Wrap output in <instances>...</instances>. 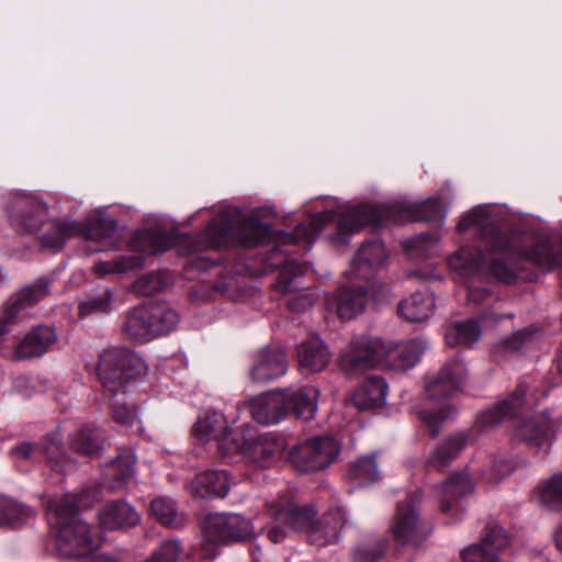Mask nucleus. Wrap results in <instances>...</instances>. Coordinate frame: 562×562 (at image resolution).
I'll list each match as a JSON object with an SVG mask.
<instances>
[{"instance_id": "1", "label": "nucleus", "mask_w": 562, "mask_h": 562, "mask_svg": "<svg viewBox=\"0 0 562 562\" xmlns=\"http://www.w3.org/2000/svg\"><path fill=\"white\" fill-rule=\"evenodd\" d=\"M457 228L463 233L475 228L482 236V248L461 247L448 257L449 268L461 277L488 271L498 280L510 283L516 269L505 259L525 260L544 271L562 265V243L549 235H532L508 231L501 220L497 205L480 204L465 213Z\"/></svg>"}, {"instance_id": "2", "label": "nucleus", "mask_w": 562, "mask_h": 562, "mask_svg": "<svg viewBox=\"0 0 562 562\" xmlns=\"http://www.w3.org/2000/svg\"><path fill=\"white\" fill-rule=\"evenodd\" d=\"M269 234V226L259 221L257 214L246 216L238 209L227 206L214 214L213 221L196 237L179 235L177 231L161 228L144 229L136 234L134 247L142 252L154 255L177 247L183 256L199 255L217 249L229 240H238L246 247L262 243Z\"/></svg>"}, {"instance_id": "3", "label": "nucleus", "mask_w": 562, "mask_h": 562, "mask_svg": "<svg viewBox=\"0 0 562 562\" xmlns=\"http://www.w3.org/2000/svg\"><path fill=\"white\" fill-rule=\"evenodd\" d=\"M426 348V341L419 338L393 342L379 337L357 336L341 351L339 366L348 375L359 374L380 362L396 370H408L420 360Z\"/></svg>"}, {"instance_id": "4", "label": "nucleus", "mask_w": 562, "mask_h": 562, "mask_svg": "<svg viewBox=\"0 0 562 562\" xmlns=\"http://www.w3.org/2000/svg\"><path fill=\"white\" fill-rule=\"evenodd\" d=\"M271 516L273 520L266 526L267 536L273 543H280L290 535L306 531L312 544L325 547L334 543L344 525L340 510L330 512L318 520H314L313 508L301 507L293 502L278 504Z\"/></svg>"}, {"instance_id": "5", "label": "nucleus", "mask_w": 562, "mask_h": 562, "mask_svg": "<svg viewBox=\"0 0 562 562\" xmlns=\"http://www.w3.org/2000/svg\"><path fill=\"white\" fill-rule=\"evenodd\" d=\"M92 505L88 491L79 495L67 494L50 499L47 506V520L56 530V550L64 558H79L89 554L98 542L91 537L89 526L77 515V509Z\"/></svg>"}, {"instance_id": "6", "label": "nucleus", "mask_w": 562, "mask_h": 562, "mask_svg": "<svg viewBox=\"0 0 562 562\" xmlns=\"http://www.w3.org/2000/svg\"><path fill=\"white\" fill-rule=\"evenodd\" d=\"M254 535L251 521L239 514H210L203 526L201 558L212 561L217 555L216 546L247 540Z\"/></svg>"}, {"instance_id": "7", "label": "nucleus", "mask_w": 562, "mask_h": 562, "mask_svg": "<svg viewBox=\"0 0 562 562\" xmlns=\"http://www.w3.org/2000/svg\"><path fill=\"white\" fill-rule=\"evenodd\" d=\"M547 395L544 390L539 391L535 386L520 384L508 398L482 412L476 419V426L482 431L490 430L506 418L533 409Z\"/></svg>"}, {"instance_id": "8", "label": "nucleus", "mask_w": 562, "mask_h": 562, "mask_svg": "<svg viewBox=\"0 0 562 562\" xmlns=\"http://www.w3.org/2000/svg\"><path fill=\"white\" fill-rule=\"evenodd\" d=\"M143 359L131 350L110 348L100 355L98 378L110 391H117L144 369Z\"/></svg>"}, {"instance_id": "9", "label": "nucleus", "mask_w": 562, "mask_h": 562, "mask_svg": "<svg viewBox=\"0 0 562 562\" xmlns=\"http://www.w3.org/2000/svg\"><path fill=\"white\" fill-rule=\"evenodd\" d=\"M528 411H526L527 413ZM516 422L513 440L526 445L537 454H546L552 447L561 425V418H553L548 412L522 416Z\"/></svg>"}, {"instance_id": "10", "label": "nucleus", "mask_w": 562, "mask_h": 562, "mask_svg": "<svg viewBox=\"0 0 562 562\" xmlns=\"http://www.w3.org/2000/svg\"><path fill=\"white\" fill-rule=\"evenodd\" d=\"M339 452L340 445L335 438L313 437L294 446L288 460L299 472L308 473L327 468Z\"/></svg>"}, {"instance_id": "11", "label": "nucleus", "mask_w": 562, "mask_h": 562, "mask_svg": "<svg viewBox=\"0 0 562 562\" xmlns=\"http://www.w3.org/2000/svg\"><path fill=\"white\" fill-rule=\"evenodd\" d=\"M422 494L415 491L406 495L396 505L390 529L396 542L401 544H417L429 533L419 514Z\"/></svg>"}, {"instance_id": "12", "label": "nucleus", "mask_w": 562, "mask_h": 562, "mask_svg": "<svg viewBox=\"0 0 562 562\" xmlns=\"http://www.w3.org/2000/svg\"><path fill=\"white\" fill-rule=\"evenodd\" d=\"M12 226L21 233H37L52 218L47 203L40 195L16 193L7 205Z\"/></svg>"}, {"instance_id": "13", "label": "nucleus", "mask_w": 562, "mask_h": 562, "mask_svg": "<svg viewBox=\"0 0 562 562\" xmlns=\"http://www.w3.org/2000/svg\"><path fill=\"white\" fill-rule=\"evenodd\" d=\"M307 270L308 266L306 263H300L295 259L286 257L274 284L276 290L284 294H291L286 305L294 313L308 312L319 297L316 289L307 288L301 290L300 278Z\"/></svg>"}, {"instance_id": "14", "label": "nucleus", "mask_w": 562, "mask_h": 562, "mask_svg": "<svg viewBox=\"0 0 562 562\" xmlns=\"http://www.w3.org/2000/svg\"><path fill=\"white\" fill-rule=\"evenodd\" d=\"M237 440L240 447L233 449L248 458L258 467L266 468L272 464L283 450V440L273 434H257L254 427L244 428Z\"/></svg>"}, {"instance_id": "15", "label": "nucleus", "mask_w": 562, "mask_h": 562, "mask_svg": "<svg viewBox=\"0 0 562 562\" xmlns=\"http://www.w3.org/2000/svg\"><path fill=\"white\" fill-rule=\"evenodd\" d=\"M47 293L48 282L41 279L14 295L0 314V338L11 330L12 325L22 322L29 315L27 308L43 300Z\"/></svg>"}, {"instance_id": "16", "label": "nucleus", "mask_w": 562, "mask_h": 562, "mask_svg": "<svg viewBox=\"0 0 562 562\" xmlns=\"http://www.w3.org/2000/svg\"><path fill=\"white\" fill-rule=\"evenodd\" d=\"M387 210L372 205L361 204L348 206L339 214L338 233L331 238L336 243L348 244L346 234L357 233L367 225H383L387 222L385 213Z\"/></svg>"}, {"instance_id": "17", "label": "nucleus", "mask_w": 562, "mask_h": 562, "mask_svg": "<svg viewBox=\"0 0 562 562\" xmlns=\"http://www.w3.org/2000/svg\"><path fill=\"white\" fill-rule=\"evenodd\" d=\"M194 434L201 441L215 440L223 454L233 453L240 447L238 437H232L225 416L218 411H209L194 425Z\"/></svg>"}, {"instance_id": "18", "label": "nucleus", "mask_w": 562, "mask_h": 562, "mask_svg": "<svg viewBox=\"0 0 562 562\" xmlns=\"http://www.w3.org/2000/svg\"><path fill=\"white\" fill-rule=\"evenodd\" d=\"M467 373L460 359L449 360L426 384L427 396L434 401L452 396L464 385Z\"/></svg>"}, {"instance_id": "19", "label": "nucleus", "mask_w": 562, "mask_h": 562, "mask_svg": "<svg viewBox=\"0 0 562 562\" xmlns=\"http://www.w3.org/2000/svg\"><path fill=\"white\" fill-rule=\"evenodd\" d=\"M389 252L379 239L364 241L357 250L349 268V273L358 279L374 277L384 266Z\"/></svg>"}, {"instance_id": "20", "label": "nucleus", "mask_w": 562, "mask_h": 562, "mask_svg": "<svg viewBox=\"0 0 562 562\" xmlns=\"http://www.w3.org/2000/svg\"><path fill=\"white\" fill-rule=\"evenodd\" d=\"M79 235L86 240L97 244L92 251H108L121 243L117 222L102 214L87 218L79 229Z\"/></svg>"}, {"instance_id": "21", "label": "nucleus", "mask_w": 562, "mask_h": 562, "mask_svg": "<svg viewBox=\"0 0 562 562\" xmlns=\"http://www.w3.org/2000/svg\"><path fill=\"white\" fill-rule=\"evenodd\" d=\"M288 370V358L279 348L259 350L249 369V379L255 383H266L279 379Z\"/></svg>"}, {"instance_id": "22", "label": "nucleus", "mask_w": 562, "mask_h": 562, "mask_svg": "<svg viewBox=\"0 0 562 562\" xmlns=\"http://www.w3.org/2000/svg\"><path fill=\"white\" fill-rule=\"evenodd\" d=\"M249 408L255 420L265 425L277 424L288 414L285 391H273L249 400Z\"/></svg>"}, {"instance_id": "23", "label": "nucleus", "mask_w": 562, "mask_h": 562, "mask_svg": "<svg viewBox=\"0 0 562 562\" xmlns=\"http://www.w3.org/2000/svg\"><path fill=\"white\" fill-rule=\"evenodd\" d=\"M136 456L132 450H125L105 464L102 483L109 491L123 490L135 474Z\"/></svg>"}, {"instance_id": "24", "label": "nucleus", "mask_w": 562, "mask_h": 562, "mask_svg": "<svg viewBox=\"0 0 562 562\" xmlns=\"http://www.w3.org/2000/svg\"><path fill=\"white\" fill-rule=\"evenodd\" d=\"M387 391L383 378L370 376L353 392L351 401L360 411L379 408L385 405Z\"/></svg>"}, {"instance_id": "25", "label": "nucleus", "mask_w": 562, "mask_h": 562, "mask_svg": "<svg viewBox=\"0 0 562 562\" xmlns=\"http://www.w3.org/2000/svg\"><path fill=\"white\" fill-rule=\"evenodd\" d=\"M330 351L322 338L313 336L297 346V359L302 369L310 372L324 370L330 361Z\"/></svg>"}, {"instance_id": "26", "label": "nucleus", "mask_w": 562, "mask_h": 562, "mask_svg": "<svg viewBox=\"0 0 562 562\" xmlns=\"http://www.w3.org/2000/svg\"><path fill=\"white\" fill-rule=\"evenodd\" d=\"M57 335L48 326H38L31 330L15 347L18 359L40 357L56 341Z\"/></svg>"}, {"instance_id": "27", "label": "nucleus", "mask_w": 562, "mask_h": 562, "mask_svg": "<svg viewBox=\"0 0 562 562\" xmlns=\"http://www.w3.org/2000/svg\"><path fill=\"white\" fill-rule=\"evenodd\" d=\"M285 394L288 412L291 409L297 418L304 420L315 417L321 395L317 387L308 385L297 390H286Z\"/></svg>"}, {"instance_id": "28", "label": "nucleus", "mask_w": 562, "mask_h": 562, "mask_svg": "<svg viewBox=\"0 0 562 562\" xmlns=\"http://www.w3.org/2000/svg\"><path fill=\"white\" fill-rule=\"evenodd\" d=\"M122 329L133 340L149 341L154 339L155 333L148 305L130 310L124 317Z\"/></svg>"}, {"instance_id": "29", "label": "nucleus", "mask_w": 562, "mask_h": 562, "mask_svg": "<svg viewBox=\"0 0 562 562\" xmlns=\"http://www.w3.org/2000/svg\"><path fill=\"white\" fill-rule=\"evenodd\" d=\"M229 480L225 471H205L190 483V491L196 497H225L228 493Z\"/></svg>"}, {"instance_id": "30", "label": "nucleus", "mask_w": 562, "mask_h": 562, "mask_svg": "<svg viewBox=\"0 0 562 562\" xmlns=\"http://www.w3.org/2000/svg\"><path fill=\"white\" fill-rule=\"evenodd\" d=\"M333 220L334 212L331 210H325L313 216L308 227L304 224H300L295 227L292 234H284L283 243L297 245L308 250L323 231L324 226Z\"/></svg>"}, {"instance_id": "31", "label": "nucleus", "mask_w": 562, "mask_h": 562, "mask_svg": "<svg viewBox=\"0 0 562 562\" xmlns=\"http://www.w3.org/2000/svg\"><path fill=\"white\" fill-rule=\"evenodd\" d=\"M47 227L42 231L40 240L43 247L59 250L68 239L79 235L80 227L68 220L52 218L45 224Z\"/></svg>"}, {"instance_id": "32", "label": "nucleus", "mask_w": 562, "mask_h": 562, "mask_svg": "<svg viewBox=\"0 0 562 562\" xmlns=\"http://www.w3.org/2000/svg\"><path fill=\"white\" fill-rule=\"evenodd\" d=\"M435 310V296L431 292H416L402 301L398 313L408 322L419 323L427 321Z\"/></svg>"}, {"instance_id": "33", "label": "nucleus", "mask_w": 562, "mask_h": 562, "mask_svg": "<svg viewBox=\"0 0 562 562\" xmlns=\"http://www.w3.org/2000/svg\"><path fill=\"white\" fill-rule=\"evenodd\" d=\"M469 442V435L465 431H459L449 436L443 442L438 445L427 457V464L440 469L456 459Z\"/></svg>"}, {"instance_id": "34", "label": "nucleus", "mask_w": 562, "mask_h": 562, "mask_svg": "<svg viewBox=\"0 0 562 562\" xmlns=\"http://www.w3.org/2000/svg\"><path fill=\"white\" fill-rule=\"evenodd\" d=\"M100 524L106 529L135 526L139 516L127 503L119 501L104 506L99 514Z\"/></svg>"}, {"instance_id": "35", "label": "nucleus", "mask_w": 562, "mask_h": 562, "mask_svg": "<svg viewBox=\"0 0 562 562\" xmlns=\"http://www.w3.org/2000/svg\"><path fill=\"white\" fill-rule=\"evenodd\" d=\"M473 490V483L469 474L465 472L451 475L440 486V507L441 512L448 513L458 503V499L467 495Z\"/></svg>"}, {"instance_id": "36", "label": "nucleus", "mask_w": 562, "mask_h": 562, "mask_svg": "<svg viewBox=\"0 0 562 562\" xmlns=\"http://www.w3.org/2000/svg\"><path fill=\"white\" fill-rule=\"evenodd\" d=\"M368 293L362 286L346 288L340 291L336 312L341 318L350 319L363 312Z\"/></svg>"}, {"instance_id": "37", "label": "nucleus", "mask_w": 562, "mask_h": 562, "mask_svg": "<svg viewBox=\"0 0 562 562\" xmlns=\"http://www.w3.org/2000/svg\"><path fill=\"white\" fill-rule=\"evenodd\" d=\"M481 337V328L475 319L450 323L445 333V339L450 347L471 346Z\"/></svg>"}, {"instance_id": "38", "label": "nucleus", "mask_w": 562, "mask_h": 562, "mask_svg": "<svg viewBox=\"0 0 562 562\" xmlns=\"http://www.w3.org/2000/svg\"><path fill=\"white\" fill-rule=\"evenodd\" d=\"M102 431L93 426H86L78 430L70 439L74 451L83 456H94L102 447Z\"/></svg>"}, {"instance_id": "39", "label": "nucleus", "mask_w": 562, "mask_h": 562, "mask_svg": "<svg viewBox=\"0 0 562 562\" xmlns=\"http://www.w3.org/2000/svg\"><path fill=\"white\" fill-rule=\"evenodd\" d=\"M33 509L12 498L0 496V526L18 527L25 524Z\"/></svg>"}, {"instance_id": "40", "label": "nucleus", "mask_w": 562, "mask_h": 562, "mask_svg": "<svg viewBox=\"0 0 562 562\" xmlns=\"http://www.w3.org/2000/svg\"><path fill=\"white\" fill-rule=\"evenodd\" d=\"M172 283V277L167 271L148 272L136 279L132 285L138 295H154Z\"/></svg>"}, {"instance_id": "41", "label": "nucleus", "mask_w": 562, "mask_h": 562, "mask_svg": "<svg viewBox=\"0 0 562 562\" xmlns=\"http://www.w3.org/2000/svg\"><path fill=\"white\" fill-rule=\"evenodd\" d=\"M349 476L359 486H364L379 480L380 473L375 454L362 457L351 464Z\"/></svg>"}, {"instance_id": "42", "label": "nucleus", "mask_w": 562, "mask_h": 562, "mask_svg": "<svg viewBox=\"0 0 562 562\" xmlns=\"http://www.w3.org/2000/svg\"><path fill=\"white\" fill-rule=\"evenodd\" d=\"M155 338L170 333L178 324L177 312L164 304H149Z\"/></svg>"}, {"instance_id": "43", "label": "nucleus", "mask_w": 562, "mask_h": 562, "mask_svg": "<svg viewBox=\"0 0 562 562\" xmlns=\"http://www.w3.org/2000/svg\"><path fill=\"white\" fill-rule=\"evenodd\" d=\"M456 415L457 408L450 403L439 408H426L420 412V418L432 437H437L441 425L453 419Z\"/></svg>"}, {"instance_id": "44", "label": "nucleus", "mask_w": 562, "mask_h": 562, "mask_svg": "<svg viewBox=\"0 0 562 562\" xmlns=\"http://www.w3.org/2000/svg\"><path fill=\"white\" fill-rule=\"evenodd\" d=\"M537 493L543 506L552 510L562 508V473L541 484Z\"/></svg>"}, {"instance_id": "45", "label": "nucleus", "mask_w": 562, "mask_h": 562, "mask_svg": "<svg viewBox=\"0 0 562 562\" xmlns=\"http://www.w3.org/2000/svg\"><path fill=\"white\" fill-rule=\"evenodd\" d=\"M446 209L439 194L418 204L417 213L409 217L417 221H441L446 215Z\"/></svg>"}, {"instance_id": "46", "label": "nucleus", "mask_w": 562, "mask_h": 562, "mask_svg": "<svg viewBox=\"0 0 562 562\" xmlns=\"http://www.w3.org/2000/svg\"><path fill=\"white\" fill-rule=\"evenodd\" d=\"M142 265L138 256H123L110 261H101L94 265V270L101 276L109 273H124Z\"/></svg>"}, {"instance_id": "47", "label": "nucleus", "mask_w": 562, "mask_h": 562, "mask_svg": "<svg viewBox=\"0 0 562 562\" xmlns=\"http://www.w3.org/2000/svg\"><path fill=\"white\" fill-rule=\"evenodd\" d=\"M113 418L126 430L131 429L136 434L142 431V425L136 406L117 404L113 409Z\"/></svg>"}, {"instance_id": "48", "label": "nucleus", "mask_w": 562, "mask_h": 562, "mask_svg": "<svg viewBox=\"0 0 562 562\" xmlns=\"http://www.w3.org/2000/svg\"><path fill=\"white\" fill-rule=\"evenodd\" d=\"M112 292L109 288L103 289L97 295L81 302L79 310L82 316L93 313H106L111 310Z\"/></svg>"}, {"instance_id": "49", "label": "nucleus", "mask_w": 562, "mask_h": 562, "mask_svg": "<svg viewBox=\"0 0 562 562\" xmlns=\"http://www.w3.org/2000/svg\"><path fill=\"white\" fill-rule=\"evenodd\" d=\"M481 543L494 553V560H496L498 553L508 547L509 538L503 527L492 526L486 530Z\"/></svg>"}, {"instance_id": "50", "label": "nucleus", "mask_w": 562, "mask_h": 562, "mask_svg": "<svg viewBox=\"0 0 562 562\" xmlns=\"http://www.w3.org/2000/svg\"><path fill=\"white\" fill-rule=\"evenodd\" d=\"M150 509L153 515L164 525L172 526L177 521V509L175 503L166 497H158L151 501Z\"/></svg>"}, {"instance_id": "51", "label": "nucleus", "mask_w": 562, "mask_h": 562, "mask_svg": "<svg viewBox=\"0 0 562 562\" xmlns=\"http://www.w3.org/2000/svg\"><path fill=\"white\" fill-rule=\"evenodd\" d=\"M181 551L178 540H166L144 562H177Z\"/></svg>"}, {"instance_id": "52", "label": "nucleus", "mask_w": 562, "mask_h": 562, "mask_svg": "<svg viewBox=\"0 0 562 562\" xmlns=\"http://www.w3.org/2000/svg\"><path fill=\"white\" fill-rule=\"evenodd\" d=\"M386 542L380 541L374 546L362 544L353 553L355 562H376L384 554Z\"/></svg>"}, {"instance_id": "53", "label": "nucleus", "mask_w": 562, "mask_h": 562, "mask_svg": "<svg viewBox=\"0 0 562 562\" xmlns=\"http://www.w3.org/2000/svg\"><path fill=\"white\" fill-rule=\"evenodd\" d=\"M514 470V463L506 459L501 458L495 460L487 469L483 471V475L488 482H498L503 477L509 475Z\"/></svg>"}, {"instance_id": "54", "label": "nucleus", "mask_w": 562, "mask_h": 562, "mask_svg": "<svg viewBox=\"0 0 562 562\" xmlns=\"http://www.w3.org/2000/svg\"><path fill=\"white\" fill-rule=\"evenodd\" d=\"M462 562H494V553L483 547L482 543H474L461 551Z\"/></svg>"}, {"instance_id": "55", "label": "nucleus", "mask_w": 562, "mask_h": 562, "mask_svg": "<svg viewBox=\"0 0 562 562\" xmlns=\"http://www.w3.org/2000/svg\"><path fill=\"white\" fill-rule=\"evenodd\" d=\"M11 453L15 460L23 461L34 459L37 456L43 454V451L37 446L24 441L14 446L11 449Z\"/></svg>"}, {"instance_id": "56", "label": "nucleus", "mask_w": 562, "mask_h": 562, "mask_svg": "<svg viewBox=\"0 0 562 562\" xmlns=\"http://www.w3.org/2000/svg\"><path fill=\"white\" fill-rule=\"evenodd\" d=\"M432 244V239L428 235H419L405 245V249L411 257H417L419 252L426 251Z\"/></svg>"}, {"instance_id": "57", "label": "nucleus", "mask_w": 562, "mask_h": 562, "mask_svg": "<svg viewBox=\"0 0 562 562\" xmlns=\"http://www.w3.org/2000/svg\"><path fill=\"white\" fill-rule=\"evenodd\" d=\"M531 339L532 335L529 331L520 330L508 338L506 344L508 347L518 350L524 348L529 341H531Z\"/></svg>"}, {"instance_id": "58", "label": "nucleus", "mask_w": 562, "mask_h": 562, "mask_svg": "<svg viewBox=\"0 0 562 562\" xmlns=\"http://www.w3.org/2000/svg\"><path fill=\"white\" fill-rule=\"evenodd\" d=\"M390 289L385 284H374L371 289V296L378 302H383L389 299Z\"/></svg>"}, {"instance_id": "59", "label": "nucleus", "mask_w": 562, "mask_h": 562, "mask_svg": "<svg viewBox=\"0 0 562 562\" xmlns=\"http://www.w3.org/2000/svg\"><path fill=\"white\" fill-rule=\"evenodd\" d=\"M490 293L485 290L470 289L469 290V300L475 303L481 302L485 296H488Z\"/></svg>"}, {"instance_id": "60", "label": "nucleus", "mask_w": 562, "mask_h": 562, "mask_svg": "<svg viewBox=\"0 0 562 562\" xmlns=\"http://www.w3.org/2000/svg\"><path fill=\"white\" fill-rule=\"evenodd\" d=\"M553 540L557 549L562 552V522L555 528Z\"/></svg>"}, {"instance_id": "61", "label": "nucleus", "mask_w": 562, "mask_h": 562, "mask_svg": "<svg viewBox=\"0 0 562 562\" xmlns=\"http://www.w3.org/2000/svg\"><path fill=\"white\" fill-rule=\"evenodd\" d=\"M420 278L425 280H440L442 278L440 272L430 271V272H422Z\"/></svg>"}, {"instance_id": "62", "label": "nucleus", "mask_w": 562, "mask_h": 562, "mask_svg": "<svg viewBox=\"0 0 562 562\" xmlns=\"http://www.w3.org/2000/svg\"><path fill=\"white\" fill-rule=\"evenodd\" d=\"M89 562H121L119 559L109 555H101L92 559Z\"/></svg>"}, {"instance_id": "63", "label": "nucleus", "mask_w": 562, "mask_h": 562, "mask_svg": "<svg viewBox=\"0 0 562 562\" xmlns=\"http://www.w3.org/2000/svg\"><path fill=\"white\" fill-rule=\"evenodd\" d=\"M53 451H52V448H48L46 451H45V454L46 457L50 460V461H54L53 460Z\"/></svg>"}, {"instance_id": "64", "label": "nucleus", "mask_w": 562, "mask_h": 562, "mask_svg": "<svg viewBox=\"0 0 562 562\" xmlns=\"http://www.w3.org/2000/svg\"><path fill=\"white\" fill-rule=\"evenodd\" d=\"M279 252H281V251L278 249H273L271 252V258H274Z\"/></svg>"}]
</instances>
